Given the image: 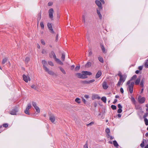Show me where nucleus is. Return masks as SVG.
Masks as SVG:
<instances>
[{
    "label": "nucleus",
    "mask_w": 148,
    "mask_h": 148,
    "mask_svg": "<svg viewBox=\"0 0 148 148\" xmlns=\"http://www.w3.org/2000/svg\"><path fill=\"white\" fill-rule=\"evenodd\" d=\"M137 77V75H134L131 78V79L128 81L126 85H127V89L129 91L130 93L132 94L133 92V89L134 83V82H131V81L135 79Z\"/></svg>",
    "instance_id": "f257e3e1"
},
{
    "label": "nucleus",
    "mask_w": 148,
    "mask_h": 148,
    "mask_svg": "<svg viewBox=\"0 0 148 148\" xmlns=\"http://www.w3.org/2000/svg\"><path fill=\"white\" fill-rule=\"evenodd\" d=\"M53 12L54 10L53 8H51L48 11L49 17L52 20H53Z\"/></svg>",
    "instance_id": "f03ea898"
},
{
    "label": "nucleus",
    "mask_w": 148,
    "mask_h": 148,
    "mask_svg": "<svg viewBox=\"0 0 148 148\" xmlns=\"http://www.w3.org/2000/svg\"><path fill=\"white\" fill-rule=\"evenodd\" d=\"M18 111V108L17 107H15L10 112V114L12 115H15Z\"/></svg>",
    "instance_id": "7ed1b4c3"
},
{
    "label": "nucleus",
    "mask_w": 148,
    "mask_h": 148,
    "mask_svg": "<svg viewBox=\"0 0 148 148\" xmlns=\"http://www.w3.org/2000/svg\"><path fill=\"white\" fill-rule=\"evenodd\" d=\"M76 75H77L78 77L80 78H87V76L84 73L81 74L79 73H77L76 74Z\"/></svg>",
    "instance_id": "20e7f679"
},
{
    "label": "nucleus",
    "mask_w": 148,
    "mask_h": 148,
    "mask_svg": "<svg viewBox=\"0 0 148 148\" xmlns=\"http://www.w3.org/2000/svg\"><path fill=\"white\" fill-rule=\"evenodd\" d=\"M126 78H119V80L117 84V86L119 87L121 85H122L123 83L125 81Z\"/></svg>",
    "instance_id": "39448f33"
},
{
    "label": "nucleus",
    "mask_w": 148,
    "mask_h": 148,
    "mask_svg": "<svg viewBox=\"0 0 148 148\" xmlns=\"http://www.w3.org/2000/svg\"><path fill=\"white\" fill-rule=\"evenodd\" d=\"M23 79L27 83L28 81H30L31 79L29 76H27L25 74L23 75Z\"/></svg>",
    "instance_id": "423d86ee"
},
{
    "label": "nucleus",
    "mask_w": 148,
    "mask_h": 148,
    "mask_svg": "<svg viewBox=\"0 0 148 148\" xmlns=\"http://www.w3.org/2000/svg\"><path fill=\"white\" fill-rule=\"evenodd\" d=\"M50 75H55L56 76V74L54 73L52 71L50 70L49 69L47 68H45V70Z\"/></svg>",
    "instance_id": "0eeeda50"
},
{
    "label": "nucleus",
    "mask_w": 148,
    "mask_h": 148,
    "mask_svg": "<svg viewBox=\"0 0 148 148\" xmlns=\"http://www.w3.org/2000/svg\"><path fill=\"white\" fill-rule=\"evenodd\" d=\"M32 106L31 103H28L27 104V107H26L25 110V113L29 115L30 114L29 112V110L31 108Z\"/></svg>",
    "instance_id": "6e6552de"
},
{
    "label": "nucleus",
    "mask_w": 148,
    "mask_h": 148,
    "mask_svg": "<svg viewBox=\"0 0 148 148\" xmlns=\"http://www.w3.org/2000/svg\"><path fill=\"white\" fill-rule=\"evenodd\" d=\"M138 101L140 103H143L145 101V98L144 97H141L140 96H139L138 97Z\"/></svg>",
    "instance_id": "1a4fd4ad"
},
{
    "label": "nucleus",
    "mask_w": 148,
    "mask_h": 148,
    "mask_svg": "<svg viewBox=\"0 0 148 148\" xmlns=\"http://www.w3.org/2000/svg\"><path fill=\"white\" fill-rule=\"evenodd\" d=\"M100 99V97L99 96L98 94H93L92 96V100H94L95 99Z\"/></svg>",
    "instance_id": "9d476101"
},
{
    "label": "nucleus",
    "mask_w": 148,
    "mask_h": 148,
    "mask_svg": "<svg viewBox=\"0 0 148 148\" xmlns=\"http://www.w3.org/2000/svg\"><path fill=\"white\" fill-rule=\"evenodd\" d=\"M95 3L98 6L100 9H101L102 8L101 2L98 0L95 1Z\"/></svg>",
    "instance_id": "9b49d317"
},
{
    "label": "nucleus",
    "mask_w": 148,
    "mask_h": 148,
    "mask_svg": "<svg viewBox=\"0 0 148 148\" xmlns=\"http://www.w3.org/2000/svg\"><path fill=\"white\" fill-rule=\"evenodd\" d=\"M47 27L51 31V33H54V32L53 30L52 25L51 23H48L47 24Z\"/></svg>",
    "instance_id": "f8f14e48"
},
{
    "label": "nucleus",
    "mask_w": 148,
    "mask_h": 148,
    "mask_svg": "<svg viewBox=\"0 0 148 148\" xmlns=\"http://www.w3.org/2000/svg\"><path fill=\"white\" fill-rule=\"evenodd\" d=\"M118 75L119 76V78H126L127 77V76L126 75H122L120 71L119 72Z\"/></svg>",
    "instance_id": "ddd939ff"
},
{
    "label": "nucleus",
    "mask_w": 148,
    "mask_h": 148,
    "mask_svg": "<svg viewBox=\"0 0 148 148\" xmlns=\"http://www.w3.org/2000/svg\"><path fill=\"white\" fill-rule=\"evenodd\" d=\"M140 78H141V76H140L138 77L137 79L136 80L135 83V84L136 85H138L140 81Z\"/></svg>",
    "instance_id": "4468645a"
},
{
    "label": "nucleus",
    "mask_w": 148,
    "mask_h": 148,
    "mask_svg": "<svg viewBox=\"0 0 148 148\" xmlns=\"http://www.w3.org/2000/svg\"><path fill=\"white\" fill-rule=\"evenodd\" d=\"M49 120L52 123H53L55 120V116L53 115H51L49 117Z\"/></svg>",
    "instance_id": "2eb2a0df"
},
{
    "label": "nucleus",
    "mask_w": 148,
    "mask_h": 148,
    "mask_svg": "<svg viewBox=\"0 0 148 148\" xmlns=\"http://www.w3.org/2000/svg\"><path fill=\"white\" fill-rule=\"evenodd\" d=\"M102 73L101 71H99L97 73L95 76V78L96 79L99 78L101 75Z\"/></svg>",
    "instance_id": "dca6fc26"
},
{
    "label": "nucleus",
    "mask_w": 148,
    "mask_h": 148,
    "mask_svg": "<svg viewBox=\"0 0 148 148\" xmlns=\"http://www.w3.org/2000/svg\"><path fill=\"white\" fill-rule=\"evenodd\" d=\"M102 86L103 88L104 89H107L108 87V86L107 85V83L105 82H103Z\"/></svg>",
    "instance_id": "f3484780"
},
{
    "label": "nucleus",
    "mask_w": 148,
    "mask_h": 148,
    "mask_svg": "<svg viewBox=\"0 0 148 148\" xmlns=\"http://www.w3.org/2000/svg\"><path fill=\"white\" fill-rule=\"evenodd\" d=\"M42 64H43V67L44 70H45V68H47L46 65L47 64V62L45 60H43L42 61Z\"/></svg>",
    "instance_id": "a211bd4d"
},
{
    "label": "nucleus",
    "mask_w": 148,
    "mask_h": 148,
    "mask_svg": "<svg viewBox=\"0 0 148 148\" xmlns=\"http://www.w3.org/2000/svg\"><path fill=\"white\" fill-rule=\"evenodd\" d=\"M82 73H84V74L86 76L87 75H91L92 74L91 72L88 71H83Z\"/></svg>",
    "instance_id": "6ab92c4d"
},
{
    "label": "nucleus",
    "mask_w": 148,
    "mask_h": 148,
    "mask_svg": "<svg viewBox=\"0 0 148 148\" xmlns=\"http://www.w3.org/2000/svg\"><path fill=\"white\" fill-rule=\"evenodd\" d=\"M60 65H62L63 64V63L59 59L57 58L55 60Z\"/></svg>",
    "instance_id": "aec40b11"
},
{
    "label": "nucleus",
    "mask_w": 148,
    "mask_h": 148,
    "mask_svg": "<svg viewBox=\"0 0 148 148\" xmlns=\"http://www.w3.org/2000/svg\"><path fill=\"white\" fill-rule=\"evenodd\" d=\"M101 46L103 52L104 53H106V49L104 46L103 45H101Z\"/></svg>",
    "instance_id": "412c9836"
},
{
    "label": "nucleus",
    "mask_w": 148,
    "mask_h": 148,
    "mask_svg": "<svg viewBox=\"0 0 148 148\" xmlns=\"http://www.w3.org/2000/svg\"><path fill=\"white\" fill-rule=\"evenodd\" d=\"M91 63L90 62H88L85 65V66L86 67H89L91 66Z\"/></svg>",
    "instance_id": "4be33fe9"
},
{
    "label": "nucleus",
    "mask_w": 148,
    "mask_h": 148,
    "mask_svg": "<svg viewBox=\"0 0 148 148\" xmlns=\"http://www.w3.org/2000/svg\"><path fill=\"white\" fill-rule=\"evenodd\" d=\"M101 100L104 103H106V98L105 97H103L101 98Z\"/></svg>",
    "instance_id": "5701e85b"
},
{
    "label": "nucleus",
    "mask_w": 148,
    "mask_h": 148,
    "mask_svg": "<svg viewBox=\"0 0 148 148\" xmlns=\"http://www.w3.org/2000/svg\"><path fill=\"white\" fill-rule=\"evenodd\" d=\"M7 60L8 58H4L2 60V64H5L7 62Z\"/></svg>",
    "instance_id": "b1692460"
},
{
    "label": "nucleus",
    "mask_w": 148,
    "mask_h": 148,
    "mask_svg": "<svg viewBox=\"0 0 148 148\" xmlns=\"http://www.w3.org/2000/svg\"><path fill=\"white\" fill-rule=\"evenodd\" d=\"M144 79H143L141 80V82H140V85L142 87H143L144 86Z\"/></svg>",
    "instance_id": "393cba45"
},
{
    "label": "nucleus",
    "mask_w": 148,
    "mask_h": 148,
    "mask_svg": "<svg viewBox=\"0 0 148 148\" xmlns=\"http://www.w3.org/2000/svg\"><path fill=\"white\" fill-rule=\"evenodd\" d=\"M113 144L114 146L116 147H117L119 146V145L117 142L116 140H114L113 141Z\"/></svg>",
    "instance_id": "a878e982"
},
{
    "label": "nucleus",
    "mask_w": 148,
    "mask_h": 148,
    "mask_svg": "<svg viewBox=\"0 0 148 148\" xmlns=\"http://www.w3.org/2000/svg\"><path fill=\"white\" fill-rule=\"evenodd\" d=\"M29 61V57H27L26 58L25 61V63L26 64H27Z\"/></svg>",
    "instance_id": "bb28decb"
},
{
    "label": "nucleus",
    "mask_w": 148,
    "mask_h": 148,
    "mask_svg": "<svg viewBox=\"0 0 148 148\" xmlns=\"http://www.w3.org/2000/svg\"><path fill=\"white\" fill-rule=\"evenodd\" d=\"M61 59L62 61H64L65 58V54L64 53H62V55Z\"/></svg>",
    "instance_id": "cd10ccee"
},
{
    "label": "nucleus",
    "mask_w": 148,
    "mask_h": 148,
    "mask_svg": "<svg viewBox=\"0 0 148 148\" xmlns=\"http://www.w3.org/2000/svg\"><path fill=\"white\" fill-rule=\"evenodd\" d=\"M60 69V70L64 74H66V72L64 70V69L62 67H59Z\"/></svg>",
    "instance_id": "c85d7f7f"
},
{
    "label": "nucleus",
    "mask_w": 148,
    "mask_h": 148,
    "mask_svg": "<svg viewBox=\"0 0 148 148\" xmlns=\"http://www.w3.org/2000/svg\"><path fill=\"white\" fill-rule=\"evenodd\" d=\"M110 132V130L109 128H107L106 129V132L108 136H110L109 133Z\"/></svg>",
    "instance_id": "c756f323"
},
{
    "label": "nucleus",
    "mask_w": 148,
    "mask_h": 148,
    "mask_svg": "<svg viewBox=\"0 0 148 148\" xmlns=\"http://www.w3.org/2000/svg\"><path fill=\"white\" fill-rule=\"evenodd\" d=\"M98 59L99 61L103 63L104 62L103 60V58L101 57H98Z\"/></svg>",
    "instance_id": "7c9ffc66"
},
{
    "label": "nucleus",
    "mask_w": 148,
    "mask_h": 148,
    "mask_svg": "<svg viewBox=\"0 0 148 148\" xmlns=\"http://www.w3.org/2000/svg\"><path fill=\"white\" fill-rule=\"evenodd\" d=\"M75 101L79 103H80L81 102L80 99L78 98H77L75 99Z\"/></svg>",
    "instance_id": "2f4dec72"
},
{
    "label": "nucleus",
    "mask_w": 148,
    "mask_h": 148,
    "mask_svg": "<svg viewBox=\"0 0 148 148\" xmlns=\"http://www.w3.org/2000/svg\"><path fill=\"white\" fill-rule=\"evenodd\" d=\"M41 15L40 14L37 19V22L38 23V24L39 21L40 20V19H41Z\"/></svg>",
    "instance_id": "473e14b6"
},
{
    "label": "nucleus",
    "mask_w": 148,
    "mask_h": 148,
    "mask_svg": "<svg viewBox=\"0 0 148 148\" xmlns=\"http://www.w3.org/2000/svg\"><path fill=\"white\" fill-rule=\"evenodd\" d=\"M83 147L84 148H88L87 141L86 142L85 144L84 145Z\"/></svg>",
    "instance_id": "72a5a7b5"
},
{
    "label": "nucleus",
    "mask_w": 148,
    "mask_h": 148,
    "mask_svg": "<svg viewBox=\"0 0 148 148\" xmlns=\"http://www.w3.org/2000/svg\"><path fill=\"white\" fill-rule=\"evenodd\" d=\"M144 122L146 125H148V120L147 118L144 119Z\"/></svg>",
    "instance_id": "f704fd0d"
},
{
    "label": "nucleus",
    "mask_w": 148,
    "mask_h": 148,
    "mask_svg": "<svg viewBox=\"0 0 148 148\" xmlns=\"http://www.w3.org/2000/svg\"><path fill=\"white\" fill-rule=\"evenodd\" d=\"M40 26L41 29H43L44 27V25L43 22H41L40 23Z\"/></svg>",
    "instance_id": "c9c22d12"
},
{
    "label": "nucleus",
    "mask_w": 148,
    "mask_h": 148,
    "mask_svg": "<svg viewBox=\"0 0 148 148\" xmlns=\"http://www.w3.org/2000/svg\"><path fill=\"white\" fill-rule=\"evenodd\" d=\"M32 104L33 106L35 108L38 107L35 102H32Z\"/></svg>",
    "instance_id": "e433bc0d"
},
{
    "label": "nucleus",
    "mask_w": 148,
    "mask_h": 148,
    "mask_svg": "<svg viewBox=\"0 0 148 148\" xmlns=\"http://www.w3.org/2000/svg\"><path fill=\"white\" fill-rule=\"evenodd\" d=\"M31 87L35 89V90H37V87L36 86H35L34 85H33L32 86H31Z\"/></svg>",
    "instance_id": "4c0bfd02"
},
{
    "label": "nucleus",
    "mask_w": 148,
    "mask_h": 148,
    "mask_svg": "<svg viewBox=\"0 0 148 148\" xmlns=\"http://www.w3.org/2000/svg\"><path fill=\"white\" fill-rule=\"evenodd\" d=\"M111 108H112V109L113 110H115L116 109V106L112 105L111 106Z\"/></svg>",
    "instance_id": "58836bf2"
},
{
    "label": "nucleus",
    "mask_w": 148,
    "mask_h": 148,
    "mask_svg": "<svg viewBox=\"0 0 148 148\" xmlns=\"http://www.w3.org/2000/svg\"><path fill=\"white\" fill-rule=\"evenodd\" d=\"M35 109H36V111L38 113H39L40 112V109L38 106L37 107L35 108Z\"/></svg>",
    "instance_id": "ea45409f"
},
{
    "label": "nucleus",
    "mask_w": 148,
    "mask_h": 148,
    "mask_svg": "<svg viewBox=\"0 0 148 148\" xmlns=\"http://www.w3.org/2000/svg\"><path fill=\"white\" fill-rule=\"evenodd\" d=\"M145 143L144 140L143 141L142 143L140 144V146L142 148H143L144 147Z\"/></svg>",
    "instance_id": "a19ab883"
},
{
    "label": "nucleus",
    "mask_w": 148,
    "mask_h": 148,
    "mask_svg": "<svg viewBox=\"0 0 148 148\" xmlns=\"http://www.w3.org/2000/svg\"><path fill=\"white\" fill-rule=\"evenodd\" d=\"M48 64L49 65L53 66H54V64L53 62L51 61H49L48 62Z\"/></svg>",
    "instance_id": "79ce46f5"
},
{
    "label": "nucleus",
    "mask_w": 148,
    "mask_h": 148,
    "mask_svg": "<svg viewBox=\"0 0 148 148\" xmlns=\"http://www.w3.org/2000/svg\"><path fill=\"white\" fill-rule=\"evenodd\" d=\"M148 116V112H146L143 116V118H146V117Z\"/></svg>",
    "instance_id": "37998d69"
},
{
    "label": "nucleus",
    "mask_w": 148,
    "mask_h": 148,
    "mask_svg": "<svg viewBox=\"0 0 148 148\" xmlns=\"http://www.w3.org/2000/svg\"><path fill=\"white\" fill-rule=\"evenodd\" d=\"M80 68V66H77L75 68V70L76 71H78L79 69Z\"/></svg>",
    "instance_id": "c03bdc74"
},
{
    "label": "nucleus",
    "mask_w": 148,
    "mask_h": 148,
    "mask_svg": "<svg viewBox=\"0 0 148 148\" xmlns=\"http://www.w3.org/2000/svg\"><path fill=\"white\" fill-rule=\"evenodd\" d=\"M122 111V109H119L117 110V112L119 113H121Z\"/></svg>",
    "instance_id": "a18cd8bd"
},
{
    "label": "nucleus",
    "mask_w": 148,
    "mask_h": 148,
    "mask_svg": "<svg viewBox=\"0 0 148 148\" xmlns=\"http://www.w3.org/2000/svg\"><path fill=\"white\" fill-rule=\"evenodd\" d=\"M131 101L132 102H134V103H135V99H134V98L132 96L131 97Z\"/></svg>",
    "instance_id": "49530a36"
},
{
    "label": "nucleus",
    "mask_w": 148,
    "mask_h": 148,
    "mask_svg": "<svg viewBox=\"0 0 148 148\" xmlns=\"http://www.w3.org/2000/svg\"><path fill=\"white\" fill-rule=\"evenodd\" d=\"M41 42L42 45H45V41L43 39H41Z\"/></svg>",
    "instance_id": "de8ad7c7"
},
{
    "label": "nucleus",
    "mask_w": 148,
    "mask_h": 148,
    "mask_svg": "<svg viewBox=\"0 0 148 148\" xmlns=\"http://www.w3.org/2000/svg\"><path fill=\"white\" fill-rule=\"evenodd\" d=\"M42 54H46L47 53V51L46 50L43 49L42 51Z\"/></svg>",
    "instance_id": "09e8293b"
},
{
    "label": "nucleus",
    "mask_w": 148,
    "mask_h": 148,
    "mask_svg": "<svg viewBox=\"0 0 148 148\" xmlns=\"http://www.w3.org/2000/svg\"><path fill=\"white\" fill-rule=\"evenodd\" d=\"M94 123L93 122H90V123H89V124H87V126H90V125H92L93 124H94Z\"/></svg>",
    "instance_id": "8fccbe9b"
},
{
    "label": "nucleus",
    "mask_w": 148,
    "mask_h": 148,
    "mask_svg": "<svg viewBox=\"0 0 148 148\" xmlns=\"http://www.w3.org/2000/svg\"><path fill=\"white\" fill-rule=\"evenodd\" d=\"M3 126L5 127H7L8 126V125L7 123H5L3 124Z\"/></svg>",
    "instance_id": "3c124183"
},
{
    "label": "nucleus",
    "mask_w": 148,
    "mask_h": 148,
    "mask_svg": "<svg viewBox=\"0 0 148 148\" xmlns=\"http://www.w3.org/2000/svg\"><path fill=\"white\" fill-rule=\"evenodd\" d=\"M144 66L146 68H148V63H146V62H145Z\"/></svg>",
    "instance_id": "603ef678"
},
{
    "label": "nucleus",
    "mask_w": 148,
    "mask_h": 148,
    "mask_svg": "<svg viewBox=\"0 0 148 148\" xmlns=\"http://www.w3.org/2000/svg\"><path fill=\"white\" fill-rule=\"evenodd\" d=\"M118 107L119 108V109H122V106L120 104H118Z\"/></svg>",
    "instance_id": "864d4df0"
},
{
    "label": "nucleus",
    "mask_w": 148,
    "mask_h": 148,
    "mask_svg": "<svg viewBox=\"0 0 148 148\" xmlns=\"http://www.w3.org/2000/svg\"><path fill=\"white\" fill-rule=\"evenodd\" d=\"M143 66H140L138 67V69L140 70H141L143 69Z\"/></svg>",
    "instance_id": "5fc2aeb1"
},
{
    "label": "nucleus",
    "mask_w": 148,
    "mask_h": 148,
    "mask_svg": "<svg viewBox=\"0 0 148 148\" xmlns=\"http://www.w3.org/2000/svg\"><path fill=\"white\" fill-rule=\"evenodd\" d=\"M120 91L122 93H123L124 90H123V88H120Z\"/></svg>",
    "instance_id": "6e6d98bb"
},
{
    "label": "nucleus",
    "mask_w": 148,
    "mask_h": 148,
    "mask_svg": "<svg viewBox=\"0 0 148 148\" xmlns=\"http://www.w3.org/2000/svg\"><path fill=\"white\" fill-rule=\"evenodd\" d=\"M75 68V66L74 65H72L70 68L71 70H73Z\"/></svg>",
    "instance_id": "4d7b16f0"
},
{
    "label": "nucleus",
    "mask_w": 148,
    "mask_h": 148,
    "mask_svg": "<svg viewBox=\"0 0 148 148\" xmlns=\"http://www.w3.org/2000/svg\"><path fill=\"white\" fill-rule=\"evenodd\" d=\"M53 4V3L51 2H49L48 3V5L49 6H51Z\"/></svg>",
    "instance_id": "13d9d810"
},
{
    "label": "nucleus",
    "mask_w": 148,
    "mask_h": 148,
    "mask_svg": "<svg viewBox=\"0 0 148 148\" xmlns=\"http://www.w3.org/2000/svg\"><path fill=\"white\" fill-rule=\"evenodd\" d=\"M99 15V17L100 19H101L102 18V15H101V14H99L98 15Z\"/></svg>",
    "instance_id": "bf43d9fd"
},
{
    "label": "nucleus",
    "mask_w": 148,
    "mask_h": 148,
    "mask_svg": "<svg viewBox=\"0 0 148 148\" xmlns=\"http://www.w3.org/2000/svg\"><path fill=\"white\" fill-rule=\"evenodd\" d=\"M89 81L90 83H91L94 82L95 81V80L94 79H93L90 80H89Z\"/></svg>",
    "instance_id": "052dcab7"
},
{
    "label": "nucleus",
    "mask_w": 148,
    "mask_h": 148,
    "mask_svg": "<svg viewBox=\"0 0 148 148\" xmlns=\"http://www.w3.org/2000/svg\"><path fill=\"white\" fill-rule=\"evenodd\" d=\"M84 97L86 99H88L89 98V96L88 95H85L84 96Z\"/></svg>",
    "instance_id": "680f3d73"
},
{
    "label": "nucleus",
    "mask_w": 148,
    "mask_h": 148,
    "mask_svg": "<svg viewBox=\"0 0 148 148\" xmlns=\"http://www.w3.org/2000/svg\"><path fill=\"white\" fill-rule=\"evenodd\" d=\"M117 99H115L114 100V102H113V103L114 104H115L117 102Z\"/></svg>",
    "instance_id": "e2e57ef3"
},
{
    "label": "nucleus",
    "mask_w": 148,
    "mask_h": 148,
    "mask_svg": "<svg viewBox=\"0 0 148 148\" xmlns=\"http://www.w3.org/2000/svg\"><path fill=\"white\" fill-rule=\"evenodd\" d=\"M82 100L85 103H86V101L84 98H82Z\"/></svg>",
    "instance_id": "0e129e2a"
},
{
    "label": "nucleus",
    "mask_w": 148,
    "mask_h": 148,
    "mask_svg": "<svg viewBox=\"0 0 148 148\" xmlns=\"http://www.w3.org/2000/svg\"><path fill=\"white\" fill-rule=\"evenodd\" d=\"M58 34H57L56 37V41H57L58 40Z\"/></svg>",
    "instance_id": "69168bd1"
},
{
    "label": "nucleus",
    "mask_w": 148,
    "mask_h": 148,
    "mask_svg": "<svg viewBox=\"0 0 148 148\" xmlns=\"http://www.w3.org/2000/svg\"><path fill=\"white\" fill-rule=\"evenodd\" d=\"M97 13L98 15L101 14L100 11L99 10L97 9Z\"/></svg>",
    "instance_id": "338daca9"
},
{
    "label": "nucleus",
    "mask_w": 148,
    "mask_h": 148,
    "mask_svg": "<svg viewBox=\"0 0 148 148\" xmlns=\"http://www.w3.org/2000/svg\"><path fill=\"white\" fill-rule=\"evenodd\" d=\"M92 52L91 51H90L89 53V54H88L89 56H90L91 55H92Z\"/></svg>",
    "instance_id": "774afa93"
}]
</instances>
